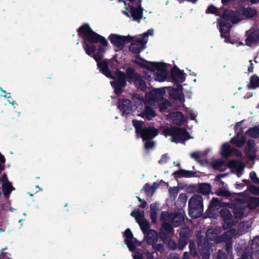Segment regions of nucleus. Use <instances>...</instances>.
I'll use <instances>...</instances> for the list:
<instances>
[{
    "instance_id": "obj_33",
    "label": "nucleus",
    "mask_w": 259,
    "mask_h": 259,
    "mask_svg": "<svg viewBox=\"0 0 259 259\" xmlns=\"http://www.w3.org/2000/svg\"><path fill=\"white\" fill-rule=\"evenodd\" d=\"M242 13L245 17L251 18L256 15L257 11L254 8H247L242 10Z\"/></svg>"
},
{
    "instance_id": "obj_62",
    "label": "nucleus",
    "mask_w": 259,
    "mask_h": 259,
    "mask_svg": "<svg viewBox=\"0 0 259 259\" xmlns=\"http://www.w3.org/2000/svg\"><path fill=\"white\" fill-rule=\"evenodd\" d=\"M183 259H189V254L187 252H185L184 253L183 258Z\"/></svg>"
},
{
    "instance_id": "obj_1",
    "label": "nucleus",
    "mask_w": 259,
    "mask_h": 259,
    "mask_svg": "<svg viewBox=\"0 0 259 259\" xmlns=\"http://www.w3.org/2000/svg\"><path fill=\"white\" fill-rule=\"evenodd\" d=\"M78 32L83 38V48L85 53L97 62L101 72L108 78H113L112 73L108 69V65L109 63H111V61H99L102 58L103 54L106 51L104 47L108 45L107 40L92 31L90 26L86 24L79 28Z\"/></svg>"
},
{
    "instance_id": "obj_3",
    "label": "nucleus",
    "mask_w": 259,
    "mask_h": 259,
    "mask_svg": "<svg viewBox=\"0 0 259 259\" xmlns=\"http://www.w3.org/2000/svg\"><path fill=\"white\" fill-rule=\"evenodd\" d=\"M115 80L111 81V84L114 89V92L116 94H120L122 92V89L126 85V81L133 82L136 87L142 90L145 91L147 88L145 82L142 79L141 75L135 73L132 68H128L126 70V74L117 70L115 72Z\"/></svg>"
},
{
    "instance_id": "obj_64",
    "label": "nucleus",
    "mask_w": 259,
    "mask_h": 259,
    "mask_svg": "<svg viewBox=\"0 0 259 259\" xmlns=\"http://www.w3.org/2000/svg\"><path fill=\"white\" fill-rule=\"evenodd\" d=\"M252 4H256L259 3V0H249Z\"/></svg>"
},
{
    "instance_id": "obj_7",
    "label": "nucleus",
    "mask_w": 259,
    "mask_h": 259,
    "mask_svg": "<svg viewBox=\"0 0 259 259\" xmlns=\"http://www.w3.org/2000/svg\"><path fill=\"white\" fill-rule=\"evenodd\" d=\"M133 123L137 135H140L145 142V148L149 150L154 147L155 143L152 140L158 135L157 130L153 127L143 128L142 122L138 120H134Z\"/></svg>"
},
{
    "instance_id": "obj_43",
    "label": "nucleus",
    "mask_w": 259,
    "mask_h": 259,
    "mask_svg": "<svg viewBox=\"0 0 259 259\" xmlns=\"http://www.w3.org/2000/svg\"><path fill=\"white\" fill-rule=\"evenodd\" d=\"M187 244V238L185 236H183L181 235L179 241V248L181 250H183L184 247Z\"/></svg>"
},
{
    "instance_id": "obj_15",
    "label": "nucleus",
    "mask_w": 259,
    "mask_h": 259,
    "mask_svg": "<svg viewBox=\"0 0 259 259\" xmlns=\"http://www.w3.org/2000/svg\"><path fill=\"white\" fill-rule=\"evenodd\" d=\"M221 216L224 221L223 228L226 230L235 225L237 221L233 218L230 211L226 208H223L220 212Z\"/></svg>"
},
{
    "instance_id": "obj_61",
    "label": "nucleus",
    "mask_w": 259,
    "mask_h": 259,
    "mask_svg": "<svg viewBox=\"0 0 259 259\" xmlns=\"http://www.w3.org/2000/svg\"><path fill=\"white\" fill-rule=\"evenodd\" d=\"M146 255L148 259H153V254L149 252H146Z\"/></svg>"
},
{
    "instance_id": "obj_39",
    "label": "nucleus",
    "mask_w": 259,
    "mask_h": 259,
    "mask_svg": "<svg viewBox=\"0 0 259 259\" xmlns=\"http://www.w3.org/2000/svg\"><path fill=\"white\" fill-rule=\"evenodd\" d=\"M247 134L252 138L259 137V128L257 127H253L249 129Z\"/></svg>"
},
{
    "instance_id": "obj_37",
    "label": "nucleus",
    "mask_w": 259,
    "mask_h": 259,
    "mask_svg": "<svg viewBox=\"0 0 259 259\" xmlns=\"http://www.w3.org/2000/svg\"><path fill=\"white\" fill-rule=\"evenodd\" d=\"M187 197L186 194H181L177 200V203H179L180 207H183L186 205Z\"/></svg>"
},
{
    "instance_id": "obj_44",
    "label": "nucleus",
    "mask_w": 259,
    "mask_h": 259,
    "mask_svg": "<svg viewBox=\"0 0 259 259\" xmlns=\"http://www.w3.org/2000/svg\"><path fill=\"white\" fill-rule=\"evenodd\" d=\"M168 191L170 197L175 199L178 194L179 189L177 187H170Z\"/></svg>"
},
{
    "instance_id": "obj_4",
    "label": "nucleus",
    "mask_w": 259,
    "mask_h": 259,
    "mask_svg": "<svg viewBox=\"0 0 259 259\" xmlns=\"http://www.w3.org/2000/svg\"><path fill=\"white\" fill-rule=\"evenodd\" d=\"M241 18L238 14L230 10L224 12L223 15L219 20V29L222 37L225 38V42L235 45L237 47L243 45V42L237 40L231 39L228 37L230 29L231 27V22L235 23L240 20Z\"/></svg>"
},
{
    "instance_id": "obj_47",
    "label": "nucleus",
    "mask_w": 259,
    "mask_h": 259,
    "mask_svg": "<svg viewBox=\"0 0 259 259\" xmlns=\"http://www.w3.org/2000/svg\"><path fill=\"white\" fill-rule=\"evenodd\" d=\"M256 247H259V236L254 238L251 243L252 248H255Z\"/></svg>"
},
{
    "instance_id": "obj_28",
    "label": "nucleus",
    "mask_w": 259,
    "mask_h": 259,
    "mask_svg": "<svg viewBox=\"0 0 259 259\" xmlns=\"http://www.w3.org/2000/svg\"><path fill=\"white\" fill-rule=\"evenodd\" d=\"M243 202L245 205H247L250 209H254L259 205V198L250 197L247 199L246 203Z\"/></svg>"
},
{
    "instance_id": "obj_6",
    "label": "nucleus",
    "mask_w": 259,
    "mask_h": 259,
    "mask_svg": "<svg viewBox=\"0 0 259 259\" xmlns=\"http://www.w3.org/2000/svg\"><path fill=\"white\" fill-rule=\"evenodd\" d=\"M162 226L160 231V236L164 241L167 237L173 234V228L180 226L184 220L181 213H171L163 212L161 214Z\"/></svg>"
},
{
    "instance_id": "obj_8",
    "label": "nucleus",
    "mask_w": 259,
    "mask_h": 259,
    "mask_svg": "<svg viewBox=\"0 0 259 259\" xmlns=\"http://www.w3.org/2000/svg\"><path fill=\"white\" fill-rule=\"evenodd\" d=\"M123 1L125 10L123 13L133 20L138 21L142 18L143 12L140 7L139 0H119Z\"/></svg>"
},
{
    "instance_id": "obj_30",
    "label": "nucleus",
    "mask_w": 259,
    "mask_h": 259,
    "mask_svg": "<svg viewBox=\"0 0 259 259\" xmlns=\"http://www.w3.org/2000/svg\"><path fill=\"white\" fill-rule=\"evenodd\" d=\"M233 149L231 148L229 143L224 144L221 147V154L227 158L229 157L232 153Z\"/></svg>"
},
{
    "instance_id": "obj_11",
    "label": "nucleus",
    "mask_w": 259,
    "mask_h": 259,
    "mask_svg": "<svg viewBox=\"0 0 259 259\" xmlns=\"http://www.w3.org/2000/svg\"><path fill=\"white\" fill-rule=\"evenodd\" d=\"M163 133L166 137H170L171 142L176 143L184 142L191 138L185 130L179 127L166 128Z\"/></svg>"
},
{
    "instance_id": "obj_13",
    "label": "nucleus",
    "mask_w": 259,
    "mask_h": 259,
    "mask_svg": "<svg viewBox=\"0 0 259 259\" xmlns=\"http://www.w3.org/2000/svg\"><path fill=\"white\" fill-rule=\"evenodd\" d=\"M250 225L248 222H243L239 224L238 231H236L234 229H230L225 233V236H228L226 240H230L233 237L239 236L248 231ZM226 240V239H225Z\"/></svg>"
},
{
    "instance_id": "obj_48",
    "label": "nucleus",
    "mask_w": 259,
    "mask_h": 259,
    "mask_svg": "<svg viewBox=\"0 0 259 259\" xmlns=\"http://www.w3.org/2000/svg\"><path fill=\"white\" fill-rule=\"evenodd\" d=\"M152 245L153 246V248L156 251H162L163 250V246L161 244H156L155 243Z\"/></svg>"
},
{
    "instance_id": "obj_24",
    "label": "nucleus",
    "mask_w": 259,
    "mask_h": 259,
    "mask_svg": "<svg viewBox=\"0 0 259 259\" xmlns=\"http://www.w3.org/2000/svg\"><path fill=\"white\" fill-rule=\"evenodd\" d=\"M256 150L254 148V142L252 140L248 141L245 148L246 154L251 159H253L255 156Z\"/></svg>"
},
{
    "instance_id": "obj_59",
    "label": "nucleus",
    "mask_w": 259,
    "mask_h": 259,
    "mask_svg": "<svg viewBox=\"0 0 259 259\" xmlns=\"http://www.w3.org/2000/svg\"><path fill=\"white\" fill-rule=\"evenodd\" d=\"M0 180L3 182V183H5V182H9V181H8V179H7V176H6V175L5 174H4V175L2 176V177H1V180Z\"/></svg>"
},
{
    "instance_id": "obj_57",
    "label": "nucleus",
    "mask_w": 259,
    "mask_h": 259,
    "mask_svg": "<svg viewBox=\"0 0 259 259\" xmlns=\"http://www.w3.org/2000/svg\"><path fill=\"white\" fill-rule=\"evenodd\" d=\"M249 62L250 63V65L248 66V71L249 72H251L253 70V63L251 60H249Z\"/></svg>"
},
{
    "instance_id": "obj_32",
    "label": "nucleus",
    "mask_w": 259,
    "mask_h": 259,
    "mask_svg": "<svg viewBox=\"0 0 259 259\" xmlns=\"http://www.w3.org/2000/svg\"><path fill=\"white\" fill-rule=\"evenodd\" d=\"M2 188L3 193L6 198L9 197L11 191L14 190L13 187L9 182H5L3 183Z\"/></svg>"
},
{
    "instance_id": "obj_27",
    "label": "nucleus",
    "mask_w": 259,
    "mask_h": 259,
    "mask_svg": "<svg viewBox=\"0 0 259 259\" xmlns=\"http://www.w3.org/2000/svg\"><path fill=\"white\" fill-rule=\"evenodd\" d=\"M223 205H229V204L223 203ZM222 206H223V204L220 202L218 198H213L209 204V211L212 212L215 209H218Z\"/></svg>"
},
{
    "instance_id": "obj_55",
    "label": "nucleus",
    "mask_w": 259,
    "mask_h": 259,
    "mask_svg": "<svg viewBox=\"0 0 259 259\" xmlns=\"http://www.w3.org/2000/svg\"><path fill=\"white\" fill-rule=\"evenodd\" d=\"M243 182L244 184H242V183H241V184H236L235 185L236 186V188H237V189H239L242 187H243L244 186V184H247L248 182V180H243Z\"/></svg>"
},
{
    "instance_id": "obj_19",
    "label": "nucleus",
    "mask_w": 259,
    "mask_h": 259,
    "mask_svg": "<svg viewBox=\"0 0 259 259\" xmlns=\"http://www.w3.org/2000/svg\"><path fill=\"white\" fill-rule=\"evenodd\" d=\"M167 119L170 122L177 124H183L185 122L183 114L178 111L170 113L167 115Z\"/></svg>"
},
{
    "instance_id": "obj_22",
    "label": "nucleus",
    "mask_w": 259,
    "mask_h": 259,
    "mask_svg": "<svg viewBox=\"0 0 259 259\" xmlns=\"http://www.w3.org/2000/svg\"><path fill=\"white\" fill-rule=\"evenodd\" d=\"M172 79L176 81L183 82L185 80V74L183 71L178 68L174 67L171 70Z\"/></svg>"
},
{
    "instance_id": "obj_10",
    "label": "nucleus",
    "mask_w": 259,
    "mask_h": 259,
    "mask_svg": "<svg viewBox=\"0 0 259 259\" xmlns=\"http://www.w3.org/2000/svg\"><path fill=\"white\" fill-rule=\"evenodd\" d=\"M153 34V30L149 29L142 35L133 37V38L131 40L132 43L129 48L130 50L134 53H139L145 48V45L148 39V36L152 35Z\"/></svg>"
},
{
    "instance_id": "obj_53",
    "label": "nucleus",
    "mask_w": 259,
    "mask_h": 259,
    "mask_svg": "<svg viewBox=\"0 0 259 259\" xmlns=\"http://www.w3.org/2000/svg\"><path fill=\"white\" fill-rule=\"evenodd\" d=\"M219 195L224 196H228L230 195V193L229 191L224 190H221L218 192Z\"/></svg>"
},
{
    "instance_id": "obj_16",
    "label": "nucleus",
    "mask_w": 259,
    "mask_h": 259,
    "mask_svg": "<svg viewBox=\"0 0 259 259\" xmlns=\"http://www.w3.org/2000/svg\"><path fill=\"white\" fill-rule=\"evenodd\" d=\"M124 242L127 245L129 250L134 251L136 246H140V243L133 237V234L130 229H127L123 234Z\"/></svg>"
},
{
    "instance_id": "obj_21",
    "label": "nucleus",
    "mask_w": 259,
    "mask_h": 259,
    "mask_svg": "<svg viewBox=\"0 0 259 259\" xmlns=\"http://www.w3.org/2000/svg\"><path fill=\"white\" fill-rule=\"evenodd\" d=\"M246 44L252 46L259 42V29H255L250 32L245 40Z\"/></svg>"
},
{
    "instance_id": "obj_23",
    "label": "nucleus",
    "mask_w": 259,
    "mask_h": 259,
    "mask_svg": "<svg viewBox=\"0 0 259 259\" xmlns=\"http://www.w3.org/2000/svg\"><path fill=\"white\" fill-rule=\"evenodd\" d=\"M245 208L244 202L239 201L238 204H236L233 206V212L235 215V219H241L243 216V210Z\"/></svg>"
},
{
    "instance_id": "obj_46",
    "label": "nucleus",
    "mask_w": 259,
    "mask_h": 259,
    "mask_svg": "<svg viewBox=\"0 0 259 259\" xmlns=\"http://www.w3.org/2000/svg\"><path fill=\"white\" fill-rule=\"evenodd\" d=\"M249 191L250 193L259 195V187L254 186H251L249 187Z\"/></svg>"
},
{
    "instance_id": "obj_38",
    "label": "nucleus",
    "mask_w": 259,
    "mask_h": 259,
    "mask_svg": "<svg viewBox=\"0 0 259 259\" xmlns=\"http://www.w3.org/2000/svg\"><path fill=\"white\" fill-rule=\"evenodd\" d=\"M258 87H259V77L256 75H253L250 78L249 88H256Z\"/></svg>"
},
{
    "instance_id": "obj_5",
    "label": "nucleus",
    "mask_w": 259,
    "mask_h": 259,
    "mask_svg": "<svg viewBox=\"0 0 259 259\" xmlns=\"http://www.w3.org/2000/svg\"><path fill=\"white\" fill-rule=\"evenodd\" d=\"M135 62L140 66L145 68L149 72L145 74V77L147 79L150 78L153 75L155 80L163 82L168 76L167 65L165 63L149 62L146 60H136Z\"/></svg>"
},
{
    "instance_id": "obj_58",
    "label": "nucleus",
    "mask_w": 259,
    "mask_h": 259,
    "mask_svg": "<svg viewBox=\"0 0 259 259\" xmlns=\"http://www.w3.org/2000/svg\"><path fill=\"white\" fill-rule=\"evenodd\" d=\"M169 259H179V256L178 254L173 253L169 255Z\"/></svg>"
},
{
    "instance_id": "obj_29",
    "label": "nucleus",
    "mask_w": 259,
    "mask_h": 259,
    "mask_svg": "<svg viewBox=\"0 0 259 259\" xmlns=\"http://www.w3.org/2000/svg\"><path fill=\"white\" fill-rule=\"evenodd\" d=\"M158 210V207L156 203H154L150 205V217L152 222L154 223L156 222Z\"/></svg>"
},
{
    "instance_id": "obj_20",
    "label": "nucleus",
    "mask_w": 259,
    "mask_h": 259,
    "mask_svg": "<svg viewBox=\"0 0 259 259\" xmlns=\"http://www.w3.org/2000/svg\"><path fill=\"white\" fill-rule=\"evenodd\" d=\"M228 166L231 169L232 172L235 173L239 177L243 170L244 165L242 163L236 160H231L228 163Z\"/></svg>"
},
{
    "instance_id": "obj_2",
    "label": "nucleus",
    "mask_w": 259,
    "mask_h": 259,
    "mask_svg": "<svg viewBox=\"0 0 259 259\" xmlns=\"http://www.w3.org/2000/svg\"><path fill=\"white\" fill-rule=\"evenodd\" d=\"M179 89H171L170 88H162L153 90L145 95L146 101L145 102V109L138 115L151 120L156 116L154 109L159 106L160 110L163 112L167 109L170 104L168 101L163 100V96L165 93V90H168L170 99H173L177 103L183 104L185 101L184 96L181 90V85L178 86Z\"/></svg>"
},
{
    "instance_id": "obj_51",
    "label": "nucleus",
    "mask_w": 259,
    "mask_h": 259,
    "mask_svg": "<svg viewBox=\"0 0 259 259\" xmlns=\"http://www.w3.org/2000/svg\"><path fill=\"white\" fill-rule=\"evenodd\" d=\"M168 156L166 154H164L162 156L161 159L159 161V162L161 164L165 163L168 160Z\"/></svg>"
},
{
    "instance_id": "obj_40",
    "label": "nucleus",
    "mask_w": 259,
    "mask_h": 259,
    "mask_svg": "<svg viewBox=\"0 0 259 259\" xmlns=\"http://www.w3.org/2000/svg\"><path fill=\"white\" fill-rule=\"evenodd\" d=\"M186 115L187 116L189 117L191 120H195V121L196 122V117L197 116V113L196 112V111H194L189 108H186Z\"/></svg>"
},
{
    "instance_id": "obj_54",
    "label": "nucleus",
    "mask_w": 259,
    "mask_h": 259,
    "mask_svg": "<svg viewBox=\"0 0 259 259\" xmlns=\"http://www.w3.org/2000/svg\"><path fill=\"white\" fill-rule=\"evenodd\" d=\"M218 259H226V254L223 251L220 250L218 251Z\"/></svg>"
},
{
    "instance_id": "obj_56",
    "label": "nucleus",
    "mask_w": 259,
    "mask_h": 259,
    "mask_svg": "<svg viewBox=\"0 0 259 259\" xmlns=\"http://www.w3.org/2000/svg\"><path fill=\"white\" fill-rule=\"evenodd\" d=\"M133 257L134 259H143L142 254L139 253L133 255Z\"/></svg>"
},
{
    "instance_id": "obj_49",
    "label": "nucleus",
    "mask_w": 259,
    "mask_h": 259,
    "mask_svg": "<svg viewBox=\"0 0 259 259\" xmlns=\"http://www.w3.org/2000/svg\"><path fill=\"white\" fill-rule=\"evenodd\" d=\"M168 246L170 249L174 250L177 248V244L174 240H169Z\"/></svg>"
},
{
    "instance_id": "obj_50",
    "label": "nucleus",
    "mask_w": 259,
    "mask_h": 259,
    "mask_svg": "<svg viewBox=\"0 0 259 259\" xmlns=\"http://www.w3.org/2000/svg\"><path fill=\"white\" fill-rule=\"evenodd\" d=\"M195 244L193 242H190L189 244V248L190 249V253L193 254V255H195L196 254V251L194 249Z\"/></svg>"
},
{
    "instance_id": "obj_31",
    "label": "nucleus",
    "mask_w": 259,
    "mask_h": 259,
    "mask_svg": "<svg viewBox=\"0 0 259 259\" xmlns=\"http://www.w3.org/2000/svg\"><path fill=\"white\" fill-rule=\"evenodd\" d=\"M212 166L215 169L219 170H224L226 168L225 162L222 159H217L213 161L212 163Z\"/></svg>"
},
{
    "instance_id": "obj_14",
    "label": "nucleus",
    "mask_w": 259,
    "mask_h": 259,
    "mask_svg": "<svg viewBox=\"0 0 259 259\" xmlns=\"http://www.w3.org/2000/svg\"><path fill=\"white\" fill-rule=\"evenodd\" d=\"M131 215L135 218L137 223L140 225L141 230L145 234L146 231L149 229V224L148 222L144 217V211L135 210L132 212Z\"/></svg>"
},
{
    "instance_id": "obj_18",
    "label": "nucleus",
    "mask_w": 259,
    "mask_h": 259,
    "mask_svg": "<svg viewBox=\"0 0 259 259\" xmlns=\"http://www.w3.org/2000/svg\"><path fill=\"white\" fill-rule=\"evenodd\" d=\"M118 108L122 112V115L131 114L133 111V106L130 100L127 99L119 100Z\"/></svg>"
},
{
    "instance_id": "obj_45",
    "label": "nucleus",
    "mask_w": 259,
    "mask_h": 259,
    "mask_svg": "<svg viewBox=\"0 0 259 259\" xmlns=\"http://www.w3.org/2000/svg\"><path fill=\"white\" fill-rule=\"evenodd\" d=\"M249 177L253 183L255 184H259V179L257 177L256 174L254 171H251L250 173Z\"/></svg>"
},
{
    "instance_id": "obj_34",
    "label": "nucleus",
    "mask_w": 259,
    "mask_h": 259,
    "mask_svg": "<svg viewBox=\"0 0 259 259\" xmlns=\"http://www.w3.org/2000/svg\"><path fill=\"white\" fill-rule=\"evenodd\" d=\"M245 139L243 136L238 135L236 137L232 139L231 142L235 144L237 147H241L243 146Z\"/></svg>"
},
{
    "instance_id": "obj_41",
    "label": "nucleus",
    "mask_w": 259,
    "mask_h": 259,
    "mask_svg": "<svg viewBox=\"0 0 259 259\" xmlns=\"http://www.w3.org/2000/svg\"><path fill=\"white\" fill-rule=\"evenodd\" d=\"M220 11L221 10L220 9H217L214 6L210 5L208 7L206 13L214 14L215 15H219L221 14Z\"/></svg>"
},
{
    "instance_id": "obj_52",
    "label": "nucleus",
    "mask_w": 259,
    "mask_h": 259,
    "mask_svg": "<svg viewBox=\"0 0 259 259\" xmlns=\"http://www.w3.org/2000/svg\"><path fill=\"white\" fill-rule=\"evenodd\" d=\"M232 154H233L234 155L238 157H241L242 155L241 151L234 148L233 149Z\"/></svg>"
},
{
    "instance_id": "obj_25",
    "label": "nucleus",
    "mask_w": 259,
    "mask_h": 259,
    "mask_svg": "<svg viewBox=\"0 0 259 259\" xmlns=\"http://www.w3.org/2000/svg\"><path fill=\"white\" fill-rule=\"evenodd\" d=\"M146 238L148 244L154 245L157 241L158 235L155 231L153 230H150L147 233Z\"/></svg>"
},
{
    "instance_id": "obj_42",
    "label": "nucleus",
    "mask_w": 259,
    "mask_h": 259,
    "mask_svg": "<svg viewBox=\"0 0 259 259\" xmlns=\"http://www.w3.org/2000/svg\"><path fill=\"white\" fill-rule=\"evenodd\" d=\"M144 190L148 196H151L155 191L154 188L153 187L149 186L148 184L144 186Z\"/></svg>"
},
{
    "instance_id": "obj_63",
    "label": "nucleus",
    "mask_w": 259,
    "mask_h": 259,
    "mask_svg": "<svg viewBox=\"0 0 259 259\" xmlns=\"http://www.w3.org/2000/svg\"><path fill=\"white\" fill-rule=\"evenodd\" d=\"M5 161V159L4 158V157L3 156H2L1 154H0V162L1 163H4Z\"/></svg>"
},
{
    "instance_id": "obj_60",
    "label": "nucleus",
    "mask_w": 259,
    "mask_h": 259,
    "mask_svg": "<svg viewBox=\"0 0 259 259\" xmlns=\"http://www.w3.org/2000/svg\"><path fill=\"white\" fill-rule=\"evenodd\" d=\"M201 255L203 259H209V253L208 252H202Z\"/></svg>"
},
{
    "instance_id": "obj_17",
    "label": "nucleus",
    "mask_w": 259,
    "mask_h": 259,
    "mask_svg": "<svg viewBox=\"0 0 259 259\" xmlns=\"http://www.w3.org/2000/svg\"><path fill=\"white\" fill-rule=\"evenodd\" d=\"M221 230L220 227H218L215 229H209L207 231L206 233V238L208 240H214L217 243L220 242L221 241H225L227 242L229 240H226L228 236H225V234L224 235L223 237H219L218 234L219 233Z\"/></svg>"
},
{
    "instance_id": "obj_12",
    "label": "nucleus",
    "mask_w": 259,
    "mask_h": 259,
    "mask_svg": "<svg viewBox=\"0 0 259 259\" xmlns=\"http://www.w3.org/2000/svg\"><path fill=\"white\" fill-rule=\"evenodd\" d=\"M132 38L133 37L130 35L121 36L114 34H111L109 37L111 42L119 50L123 48L125 44L131 42Z\"/></svg>"
},
{
    "instance_id": "obj_36",
    "label": "nucleus",
    "mask_w": 259,
    "mask_h": 259,
    "mask_svg": "<svg viewBox=\"0 0 259 259\" xmlns=\"http://www.w3.org/2000/svg\"><path fill=\"white\" fill-rule=\"evenodd\" d=\"M199 191L203 194H208L211 191V186L209 184H201L199 186Z\"/></svg>"
},
{
    "instance_id": "obj_9",
    "label": "nucleus",
    "mask_w": 259,
    "mask_h": 259,
    "mask_svg": "<svg viewBox=\"0 0 259 259\" xmlns=\"http://www.w3.org/2000/svg\"><path fill=\"white\" fill-rule=\"evenodd\" d=\"M189 213L194 218L200 217L203 213V203L202 197L199 195H194L189 200Z\"/></svg>"
},
{
    "instance_id": "obj_26",
    "label": "nucleus",
    "mask_w": 259,
    "mask_h": 259,
    "mask_svg": "<svg viewBox=\"0 0 259 259\" xmlns=\"http://www.w3.org/2000/svg\"><path fill=\"white\" fill-rule=\"evenodd\" d=\"M195 173L192 171L186 170L184 169H181L180 170L176 171L174 175L176 177H186L189 178L194 177Z\"/></svg>"
},
{
    "instance_id": "obj_35",
    "label": "nucleus",
    "mask_w": 259,
    "mask_h": 259,
    "mask_svg": "<svg viewBox=\"0 0 259 259\" xmlns=\"http://www.w3.org/2000/svg\"><path fill=\"white\" fill-rule=\"evenodd\" d=\"M210 151L209 149H207L204 152H194L191 154V157L195 160L198 161L200 160L202 156L207 154Z\"/></svg>"
}]
</instances>
